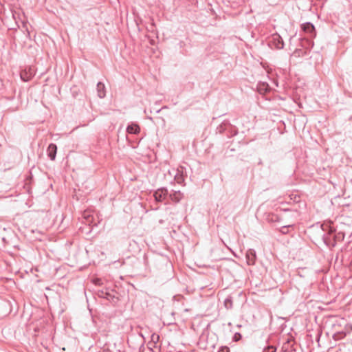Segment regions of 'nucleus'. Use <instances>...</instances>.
Segmentation results:
<instances>
[{
    "label": "nucleus",
    "mask_w": 352,
    "mask_h": 352,
    "mask_svg": "<svg viewBox=\"0 0 352 352\" xmlns=\"http://www.w3.org/2000/svg\"><path fill=\"white\" fill-rule=\"evenodd\" d=\"M167 195V190L162 188L158 189L154 194L155 199L157 201H162Z\"/></svg>",
    "instance_id": "2"
},
{
    "label": "nucleus",
    "mask_w": 352,
    "mask_h": 352,
    "mask_svg": "<svg viewBox=\"0 0 352 352\" xmlns=\"http://www.w3.org/2000/svg\"><path fill=\"white\" fill-rule=\"evenodd\" d=\"M286 230H287V228L286 227H283L282 228V230H281V232L285 234V233L287 232Z\"/></svg>",
    "instance_id": "15"
},
{
    "label": "nucleus",
    "mask_w": 352,
    "mask_h": 352,
    "mask_svg": "<svg viewBox=\"0 0 352 352\" xmlns=\"http://www.w3.org/2000/svg\"><path fill=\"white\" fill-rule=\"evenodd\" d=\"M218 352H230V349L227 346L221 348Z\"/></svg>",
    "instance_id": "13"
},
{
    "label": "nucleus",
    "mask_w": 352,
    "mask_h": 352,
    "mask_svg": "<svg viewBox=\"0 0 352 352\" xmlns=\"http://www.w3.org/2000/svg\"><path fill=\"white\" fill-rule=\"evenodd\" d=\"M351 330H352V327H351Z\"/></svg>",
    "instance_id": "16"
},
{
    "label": "nucleus",
    "mask_w": 352,
    "mask_h": 352,
    "mask_svg": "<svg viewBox=\"0 0 352 352\" xmlns=\"http://www.w3.org/2000/svg\"><path fill=\"white\" fill-rule=\"evenodd\" d=\"M97 90H98V96L100 98H104V96H105V87H104V85L101 83V82H99L97 85Z\"/></svg>",
    "instance_id": "7"
},
{
    "label": "nucleus",
    "mask_w": 352,
    "mask_h": 352,
    "mask_svg": "<svg viewBox=\"0 0 352 352\" xmlns=\"http://www.w3.org/2000/svg\"><path fill=\"white\" fill-rule=\"evenodd\" d=\"M246 258L249 265H253L256 260L255 252L252 250H249L246 253Z\"/></svg>",
    "instance_id": "4"
},
{
    "label": "nucleus",
    "mask_w": 352,
    "mask_h": 352,
    "mask_svg": "<svg viewBox=\"0 0 352 352\" xmlns=\"http://www.w3.org/2000/svg\"><path fill=\"white\" fill-rule=\"evenodd\" d=\"M152 339H153V340H159V336H158V335H153V336H152Z\"/></svg>",
    "instance_id": "14"
},
{
    "label": "nucleus",
    "mask_w": 352,
    "mask_h": 352,
    "mask_svg": "<svg viewBox=\"0 0 352 352\" xmlns=\"http://www.w3.org/2000/svg\"><path fill=\"white\" fill-rule=\"evenodd\" d=\"M35 72L36 70L34 67L25 68L20 74L21 78L25 82L29 81L34 76Z\"/></svg>",
    "instance_id": "1"
},
{
    "label": "nucleus",
    "mask_w": 352,
    "mask_h": 352,
    "mask_svg": "<svg viewBox=\"0 0 352 352\" xmlns=\"http://www.w3.org/2000/svg\"><path fill=\"white\" fill-rule=\"evenodd\" d=\"M170 199L175 202H179L182 199V194L179 191L173 192L170 195Z\"/></svg>",
    "instance_id": "8"
},
{
    "label": "nucleus",
    "mask_w": 352,
    "mask_h": 352,
    "mask_svg": "<svg viewBox=\"0 0 352 352\" xmlns=\"http://www.w3.org/2000/svg\"><path fill=\"white\" fill-rule=\"evenodd\" d=\"M273 41H274V45L276 48L281 49L283 47V43L281 41V38L279 35H274L273 36Z\"/></svg>",
    "instance_id": "6"
},
{
    "label": "nucleus",
    "mask_w": 352,
    "mask_h": 352,
    "mask_svg": "<svg viewBox=\"0 0 352 352\" xmlns=\"http://www.w3.org/2000/svg\"><path fill=\"white\" fill-rule=\"evenodd\" d=\"M302 28L305 32L314 34L315 28L312 24L309 23H305L302 25Z\"/></svg>",
    "instance_id": "5"
},
{
    "label": "nucleus",
    "mask_w": 352,
    "mask_h": 352,
    "mask_svg": "<svg viewBox=\"0 0 352 352\" xmlns=\"http://www.w3.org/2000/svg\"><path fill=\"white\" fill-rule=\"evenodd\" d=\"M126 130L129 133H138L140 131V127L137 124H133L129 126Z\"/></svg>",
    "instance_id": "9"
},
{
    "label": "nucleus",
    "mask_w": 352,
    "mask_h": 352,
    "mask_svg": "<svg viewBox=\"0 0 352 352\" xmlns=\"http://www.w3.org/2000/svg\"><path fill=\"white\" fill-rule=\"evenodd\" d=\"M57 147L54 144H50L47 148V154L52 160H54L56 157Z\"/></svg>",
    "instance_id": "3"
},
{
    "label": "nucleus",
    "mask_w": 352,
    "mask_h": 352,
    "mask_svg": "<svg viewBox=\"0 0 352 352\" xmlns=\"http://www.w3.org/2000/svg\"><path fill=\"white\" fill-rule=\"evenodd\" d=\"M345 336H346V333L342 331V332H338V333H335L333 336V338L335 340H339L344 338Z\"/></svg>",
    "instance_id": "11"
},
{
    "label": "nucleus",
    "mask_w": 352,
    "mask_h": 352,
    "mask_svg": "<svg viewBox=\"0 0 352 352\" xmlns=\"http://www.w3.org/2000/svg\"><path fill=\"white\" fill-rule=\"evenodd\" d=\"M263 352H276V349L274 346H270L267 347Z\"/></svg>",
    "instance_id": "12"
},
{
    "label": "nucleus",
    "mask_w": 352,
    "mask_h": 352,
    "mask_svg": "<svg viewBox=\"0 0 352 352\" xmlns=\"http://www.w3.org/2000/svg\"><path fill=\"white\" fill-rule=\"evenodd\" d=\"M267 90H268V85L265 82L261 83L258 87V91L261 94H265Z\"/></svg>",
    "instance_id": "10"
}]
</instances>
